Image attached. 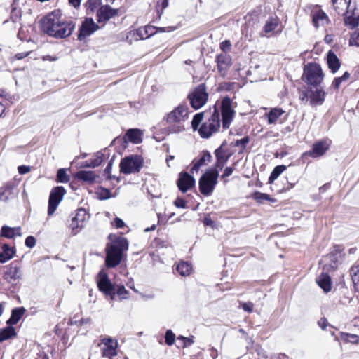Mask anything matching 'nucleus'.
I'll return each mask as SVG.
<instances>
[{"mask_svg":"<svg viewBox=\"0 0 359 359\" xmlns=\"http://www.w3.org/2000/svg\"><path fill=\"white\" fill-rule=\"evenodd\" d=\"M189 118V108L180 104L168 113L165 120L168 124L166 130L168 133H180L185 130L184 122Z\"/></svg>","mask_w":359,"mask_h":359,"instance_id":"1","label":"nucleus"},{"mask_svg":"<svg viewBox=\"0 0 359 359\" xmlns=\"http://www.w3.org/2000/svg\"><path fill=\"white\" fill-rule=\"evenodd\" d=\"M128 242L126 238L118 237L106 248V266L114 268L118 266L123 258V252L128 250Z\"/></svg>","mask_w":359,"mask_h":359,"instance_id":"2","label":"nucleus"},{"mask_svg":"<svg viewBox=\"0 0 359 359\" xmlns=\"http://www.w3.org/2000/svg\"><path fill=\"white\" fill-rule=\"evenodd\" d=\"M219 172L217 169L208 170L199 179L198 186L201 193L210 196L217 184Z\"/></svg>","mask_w":359,"mask_h":359,"instance_id":"3","label":"nucleus"},{"mask_svg":"<svg viewBox=\"0 0 359 359\" xmlns=\"http://www.w3.org/2000/svg\"><path fill=\"white\" fill-rule=\"evenodd\" d=\"M220 127V115L218 109L214 107L210 116L198 128L201 137L208 138L216 133Z\"/></svg>","mask_w":359,"mask_h":359,"instance_id":"4","label":"nucleus"},{"mask_svg":"<svg viewBox=\"0 0 359 359\" xmlns=\"http://www.w3.org/2000/svg\"><path fill=\"white\" fill-rule=\"evenodd\" d=\"M22 265L19 262H12L4 267V279L11 285H17L22 279Z\"/></svg>","mask_w":359,"mask_h":359,"instance_id":"5","label":"nucleus"},{"mask_svg":"<svg viewBox=\"0 0 359 359\" xmlns=\"http://www.w3.org/2000/svg\"><path fill=\"white\" fill-rule=\"evenodd\" d=\"M75 28V23L73 21L65 19L59 24L55 25L46 31L49 36L63 39L72 34Z\"/></svg>","mask_w":359,"mask_h":359,"instance_id":"6","label":"nucleus"},{"mask_svg":"<svg viewBox=\"0 0 359 359\" xmlns=\"http://www.w3.org/2000/svg\"><path fill=\"white\" fill-rule=\"evenodd\" d=\"M303 79L309 85L317 86L323 79V74L320 65L316 63L309 64L304 70Z\"/></svg>","mask_w":359,"mask_h":359,"instance_id":"7","label":"nucleus"},{"mask_svg":"<svg viewBox=\"0 0 359 359\" xmlns=\"http://www.w3.org/2000/svg\"><path fill=\"white\" fill-rule=\"evenodd\" d=\"M143 160L141 156L131 155L123 158L120 163V171L125 175L138 172L142 167Z\"/></svg>","mask_w":359,"mask_h":359,"instance_id":"8","label":"nucleus"},{"mask_svg":"<svg viewBox=\"0 0 359 359\" xmlns=\"http://www.w3.org/2000/svg\"><path fill=\"white\" fill-rule=\"evenodd\" d=\"M208 97V94L206 92V87L204 83L196 86L188 95L191 106L195 109H198L204 106Z\"/></svg>","mask_w":359,"mask_h":359,"instance_id":"9","label":"nucleus"},{"mask_svg":"<svg viewBox=\"0 0 359 359\" xmlns=\"http://www.w3.org/2000/svg\"><path fill=\"white\" fill-rule=\"evenodd\" d=\"M66 193V189L62 186L55 187L50 191L48 199V215L51 216L54 214Z\"/></svg>","mask_w":359,"mask_h":359,"instance_id":"10","label":"nucleus"},{"mask_svg":"<svg viewBox=\"0 0 359 359\" xmlns=\"http://www.w3.org/2000/svg\"><path fill=\"white\" fill-rule=\"evenodd\" d=\"M222 125L224 129L229 127L235 115V111L232 109V101L229 97H225L221 104Z\"/></svg>","mask_w":359,"mask_h":359,"instance_id":"11","label":"nucleus"},{"mask_svg":"<svg viewBox=\"0 0 359 359\" xmlns=\"http://www.w3.org/2000/svg\"><path fill=\"white\" fill-rule=\"evenodd\" d=\"M118 9L113 8L109 5H102L97 10L96 20L103 27L109 20L118 15Z\"/></svg>","mask_w":359,"mask_h":359,"instance_id":"12","label":"nucleus"},{"mask_svg":"<svg viewBox=\"0 0 359 359\" xmlns=\"http://www.w3.org/2000/svg\"><path fill=\"white\" fill-rule=\"evenodd\" d=\"M102 356L108 359H112L117 355L118 342L111 337H104L101 339Z\"/></svg>","mask_w":359,"mask_h":359,"instance_id":"13","label":"nucleus"},{"mask_svg":"<svg viewBox=\"0 0 359 359\" xmlns=\"http://www.w3.org/2000/svg\"><path fill=\"white\" fill-rule=\"evenodd\" d=\"M88 219L89 215L87 214L86 211L83 208L79 209L74 217H72V222L69 224L72 233L76 235L83 227H84Z\"/></svg>","mask_w":359,"mask_h":359,"instance_id":"14","label":"nucleus"},{"mask_svg":"<svg viewBox=\"0 0 359 359\" xmlns=\"http://www.w3.org/2000/svg\"><path fill=\"white\" fill-rule=\"evenodd\" d=\"M100 28H102V27L95 23L93 18H86L82 22V24L79 28L78 39L82 41L86 37L90 36Z\"/></svg>","mask_w":359,"mask_h":359,"instance_id":"15","label":"nucleus"},{"mask_svg":"<svg viewBox=\"0 0 359 359\" xmlns=\"http://www.w3.org/2000/svg\"><path fill=\"white\" fill-rule=\"evenodd\" d=\"M97 284L99 290L106 295L113 296L116 294L114 287L109 280L107 273L104 270H101L99 272ZM111 298L113 299V297Z\"/></svg>","mask_w":359,"mask_h":359,"instance_id":"16","label":"nucleus"},{"mask_svg":"<svg viewBox=\"0 0 359 359\" xmlns=\"http://www.w3.org/2000/svg\"><path fill=\"white\" fill-rule=\"evenodd\" d=\"M155 29L156 27L152 25L141 27L137 29L130 32L126 39H128V38L131 36L135 41L144 40L155 34L157 32Z\"/></svg>","mask_w":359,"mask_h":359,"instance_id":"17","label":"nucleus"},{"mask_svg":"<svg viewBox=\"0 0 359 359\" xmlns=\"http://www.w3.org/2000/svg\"><path fill=\"white\" fill-rule=\"evenodd\" d=\"M195 183L196 180L194 177L186 172H180L177 181V187L182 193H186L188 190L194 187Z\"/></svg>","mask_w":359,"mask_h":359,"instance_id":"18","label":"nucleus"},{"mask_svg":"<svg viewBox=\"0 0 359 359\" xmlns=\"http://www.w3.org/2000/svg\"><path fill=\"white\" fill-rule=\"evenodd\" d=\"M330 142L328 140H320L313 144L312 149L306 151L304 155H309L312 158H317L323 156L329 149Z\"/></svg>","mask_w":359,"mask_h":359,"instance_id":"19","label":"nucleus"},{"mask_svg":"<svg viewBox=\"0 0 359 359\" xmlns=\"http://www.w3.org/2000/svg\"><path fill=\"white\" fill-rule=\"evenodd\" d=\"M216 62L219 74L222 77L226 75L229 68L231 65V59L226 54H219L217 56Z\"/></svg>","mask_w":359,"mask_h":359,"instance_id":"20","label":"nucleus"},{"mask_svg":"<svg viewBox=\"0 0 359 359\" xmlns=\"http://www.w3.org/2000/svg\"><path fill=\"white\" fill-rule=\"evenodd\" d=\"M311 16L313 24L316 28L329 22V18L327 14L318 7L312 11Z\"/></svg>","mask_w":359,"mask_h":359,"instance_id":"21","label":"nucleus"},{"mask_svg":"<svg viewBox=\"0 0 359 359\" xmlns=\"http://www.w3.org/2000/svg\"><path fill=\"white\" fill-rule=\"evenodd\" d=\"M325 93L321 88H310L309 103L311 106L316 107L322 105L325 101Z\"/></svg>","mask_w":359,"mask_h":359,"instance_id":"22","label":"nucleus"},{"mask_svg":"<svg viewBox=\"0 0 359 359\" xmlns=\"http://www.w3.org/2000/svg\"><path fill=\"white\" fill-rule=\"evenodd\" d=\"M224 144V143L215 151V155L217 158L215 168L220 170L224 168L231 156V154H227V151L223 149Z\"/></svg>","mask_w":359,"mask_h":359,"instance_id":"23","label":"nucleus"},{"mask_svg":"<svg viewBox=\"0 0 359 359\" xmlns=\"http://www.w3.org/2000/svg\"><path fill=\"white\" fill-rule=\"evenodd\" d=\"M65 19V18H62V12L59 9L54 10L48 13V15H46V31Z\"/></svg>","mask_w":359,"mask_h":359,"instance_id":"24","label":"nucleus"},{"mask_svg":"<svg viewBox=\"0 0 359 359\" xmlns=\"http://www.w3.org/2000/svg\"><path fill=\"white\" fill-rule=\"evenodd\" d=\"M212 156L210 152L208 151H203L201 158L198 161L194 162V165L190 170L191 173L194 174V172H197L201 167L205 165L207 162H210Z\"/></svg>","mask_w":359,"mask_h":359,"instance_id":"25","label":"nucleus"},{"mask_svg":"<svg viewBox=\"0 0 359 359\" xmlns=\"http://www.w3.org/2000/svg\"><path fill=\"white\" fill-rule=\"evenodd\" d=\"M1 236L7 238H13L15 236H22V229L20 226L10 227L8 226H3L1 229Z\"/></svg>","mask_w":359,"mask_h":359,"instance_id":"26","label":"nucleus"},{"mask_svg":"<svg viewBox=\"0 0 359 359\" xmlns=\"http://www.w3.org/2000/svg\"><path fill=\"white\" fill-rule=\"evenodd\" d=\"M142 133L140 129H129L125 134L124 138L133 144H139L142 141Z\"/></svg>","mask_w":359,"mask_h":359,"instance_id":"27","label":"nucleus"},{"mask_svg":"<svg viewBox=\"0 0 359 359\" xmlns=\"http://www.w3.org/2000/svg\"><path fill=\"white\" fill-rule=\"evenodd\" d=\"M318 285L325 292H328L332 289V281L327 273H322L316 279Z\"/></svg>","mask_w":359,"mask_h":359,"instance_id":"28","label":"nucleus"},{"mask_svg":"<svg viewBox=\"0 0 359 359\" xmlns=\"http://www.w3.org/2000/svg\"><path fill=\"white\" fill-rule=\"evenodd\" d=\"M75 177L80 181L91 184L95 180L97 175L94 171L79 170L76 173Z\"/></svg>","mask_w":359,"mask_h":359,"instance_id":"29","label":"nucleus"},{"mask_svg":"<svg viewBox=\"0 0 359 359\" xmlns=\"http://www.w3.org/2000/svg\"><path fill=\"white\" fill-rule=\"evenodd\" d=\"M327 63L332 73L337 72L341 65L337 56L332 50H330L327 54Z\"/></svg>","mask_w":359,"mask_h":359,"instance_id":"30","label":"nucleus"},{"mask_svg":"<svg viewBox=\"0 0 359 359\" xmlns=\"http://www.w3.org/2000/svg\"><path fill=\"white\" fill-rule=\"evenodd\" d=\"M104 158V155L102 151L96 153L92 158L82 163L83 168H95L99 166Z\"/></svg>","mask_w":359,"mask_h":359,"instance_id":"31","label":"nucleus"},{"mask_svg":"<svg viewBox=\"0 0 359 359\" xmlns=\"http://www.w3.org/2000/svg\"><path fill=\"white\" fill-rule=\"evenodd\" d=\"M15 250L7 244H4L0 250V262L5 263L10 260L14 255Z\"/></svg>","mask_w":359,"mask_h":359,"instance_id":"32","label":"nucleus"},{"mask_svg":"<svg viewBox=\"0 0 359 359\" xmlns=\"http://www.w3.org/2000/svg\"><path fill=\"white\" fill-rule=\"evenodd\" d=\"M25 312V309L23 307L16 308L12 311L11 318L8 320L7 323L11 325L16 324L22 317Z\"/></svg>","mask_w":359,"mask_h":359,"instance_id":"33","label":"nucleus"},{"mask_svg":"<svg viewBox=\"0 0 359 359\" xmlns=\"http://www.w3.org/2000/svg\"><path fill=\"white\" fill-rule=\"evenodd\" d=\"M285 113L280 108H273L267 114L268 123L273 124L276 123L278 119Z\"/></svg>","mask_w":359,"mask_h":359,"instance_id":"34","label":"nucleus"},{"mask_svg":"<svg viewBox=\"0 0 359 359\" xmlns=\"http://www.w3.org/2000/svg\"><path fill=\"white\" fill-rule=\"evenodd\" d=\"M279 20L276 17H271L266 22L264 26V31L266 33L273 32L278 27Z\"/></svg>","mask_w":359,"mask_h":359,"instance_id":"35","label":"nucleus"},{"mask_svg":"<svg viewBox=\"0 0 359 359\" xmlns=\"http://www.w3.org/2000/svg\"><path fill=\"white\" fill-rule=\"evenodd\" d=\"M351 276L355 291H359V266H353L350 270Z\"/></svg>","mask_w":359,"mask_h":359,"instance_id":"36","label":"nucleus"},{"mask_svg":"<svg viewBox=\"0 0 359 359\" xmlns=\"http://www.w3.org/2000/svg\"><path fill=\"white\" fill-rule=\"evenodd\" d=\"M176 269L180 275L185 276L190 274L192 267L188 262H181L177 264Z\"/></svg>","mask_w":359,"mask_h":359,"instance_id":"37","label":"nucleus"},{"mask_svg":"<svg viewBox=\"0 0 359 359\" xmlns=\"http://www.w3.org/2000/svg\"><path fill=\"white\" fill-rule=\"evenodd\" d=\"M15 335V329L8 326L0 331V342L6 340Z\"/></svg>","mask_w":359,"mask_h":359,"instance_id":"38","label":"nucleus"},{"mask_svg":"<svg viewBox=\"0 0 359 359\" xmlns=\"http://www.w3.org/2000/svg\"><path fill=\"white\" fill-rule=\"evenodd\" d=\"M67 170L60 168L57 172L56 181L59 183H67L70 180L69 176L67 173Z\"/></svg>","mask_w":359,"mask_h":359,"instance_id":"39","label":"nucleus"},{"mask_svg":"<svg viewBox=\"0 0 359 359\" xmlns=\"http://www.w3.org/2000/svg\"><path fill=\"white\" fill-rule=\"evenodd\" d=\"M286 169L285 165H278L275 167L272 172L271 173V175L269 178V182L272 183L275 180H276L280 174Z\"/></svg>","mask_w":359,"mask_h":359,"instance_id":"40","label":"nucleus"},{"mask_svg":"<svg viewBox=\"0 0 359 359\" xmlns=\"http://www.w3.org/2000/svg\"><path fill=\"white\" fill-rule=\"evenodd\" d=\"M12 187L11 185L6 184L0 188V201H6L11 194Z\"/></svg>","mask_w":359,"mask_h":359,"instance_id":"41","label":"nucleus"},{"mask_svg":"<svg viewBox=\"0 0 359 359\" xmlns=\"http://www.w3.org/2000/svg\"><path fill=\"white\" fill-rule=\"evenodd\" d=\"M102 1L101 0H88L86 6L88 10H90L91 12L97 11V10L100 7Z\"/></svg>","mask_w":359,"mask_h":359,"instance_id":"42","label":"nucleus"},{"mask_svg":"<svg viewBox=\"0 0 359 359\" xmlns=\"http://www.w3.org/2000/svg\"><path fill=\"white\" fill-rule=\"evenodd\" d=\"M203 112L198 113L194 115L193 120L191 121V126L194 130H196L198 129L200 123L203 121Z\"/></svg>","mask_w":359,"mask_h":359,"instance_id":"43","label":"nucleus"},{"mask_svg":"<svg viewBox=\"0 0 359 359\" xmlns=\"http://www.w3.org/2000/svg\"><path fill=\"white\" fill-rule=\"evenodd\" d=\"M349 77H350V74L348 72H346L343 74V76H341L340 77H337L334 79V80L333 81V86H334L335 88H337V89L339 88L341 83L343 81H347Z\"/></svg>","mask_w":359,"mask_h":359,"instance_id":"44","label":"nucleus"},{"mask_svg":"<svg viewBox=\"0 0 359 359\" xmlns=\"http://www.w3.org/2000/svg\"><path fill=\"white\" fill-rule=\"evenodd\" d=\"M349 45L359 47V29L351 34L349 39Z\"/></svg>","mask_w":359,"mask_h":359,"instance_id":"45","label":"nucleus"},{"mask_svg":"<svg viewBox=\"0 0 359 359\" xmlns=\"http://www.w3.org/2000/svg\"><path fill=\"white\" fill-rule=\"evenodd\" d=\"M255 198L258 202H262L263 201H269L271 202H274V199L271 198L269 194L260 193V192H256L255 194Z\"/></svg>","mask_w":359,"mask_h":359,"instance_id":"46","label":"nucleus"},{"mask_svg":"<svg viewBox=\"0 0 359 359\" xmlns=\"http://www.w3.org/2000/svg\"><path fill=\"white\" fill-rule=\"evenodd\" d=\"M165 340L166 344L168 346H172L174 344L175 340V335L170 330H168L166 331L165 335Z\"/></svg>","mask_w":359,"mask_h":359,"instance_id":"47","label":"nucleus"},{"mask_svg":"<svg viewBox=\"0 0 359 359\" xmlns=\"http://www.w3.org/2000/svg\"><path fill=\"white\" fill-rule=\"evenodd\" d=\"M344 23L346 25L349 26L351 28H354L358 25V19L351 16H346L344 18Z\"/></svg>","mask_w":359,"mask_h":359,"instance_id":"48","label":"nucleus"},{"mask_svg":"<svg viewBox=\"0 0 359 359\" xmlns=\"http://www.w3.org/2000/svg\"><path fill=\"white\" fill-rule=\"evenodd\" d=\"M97 194L99 198L102 200L109 199L111 197L110 191L105 188H101Z\"/></svg>","mask_w":359,"mask_h":359,"instance_id":"49","label":"nucleus"},{"mask_svg":"<svg viewBox=\"0 0 359 359\" xmlns=\"http://www.w3.org/2000/svg\"><path fill=\"white\" fill-rule=\"evenodd\" d=\"M344 339L348 342L355 343L358 341L359 337L355 334L346 333L344 334Z\"/></svg>","mask_w":359,"mask_h":359,"instance_id":"50","label":"nucleus"},{"mask_svg":"<svg viewBox=\"0 0 359 359\" xmlns=\"http://www.w3.org/2000/svg\"><path fill=\"white\" fill-rule=\"evenodd\" d=\"M117 295L120 297L121 299H126L128 297V291L126 290L124 286H120L117 291H116Z\"/></svg>","mask_w":359,"mask_h":359,"instance_id":"51","label":"nucleus"},{"mask_svg":"<svg viewBox=\"0 0 359 359\" xmlns=\"http://www.w3.org/2000/svg\"><path fill=\"white\" fill-rule=\"evenodd\" d=\"M250 142V138L248 136H245L242 139L237 140L235 142V146L238 147L241 146L243 149H245L246 144Z\"/></svg>","mask_w":359,"mask_h":359,"instance_id":"52","label":"nucleus"},{"mask_svg":"<svg viewBox=\"0 0 359 359\" xmlns=\"http://www.w3.org/2000/svg\"><path fill=\"white\" fill-rule=\"evenodd\" d=\"M299 98L304 103H307L310 99V88L302 91L300 94Z\"/></svg>","mask_w":359,"mask_h":359,"instance_id":"53","label":"nucleus"},{"mask_svg":"<svg viewBox=\"0 0 359 359\" xmlns=\"http://www.w3.org/2000/svg\"><path fill=\"white\" fill-rule=\"evenodd\" d=\"M174 204L177 208H185L187 207L186 201L180 197H177L174 201Z\"/></svg>","mask_w":359,"mask_h":359,"instance_id":"54","label":"nucleus"},{"mask_svg":"<svg viewBox=\"0 0 359 359\" xmlns=\"http://www.w3.org/2000/svg\"><path fill=\"white\" fill-rule=\"evenodd\" d=\"M36 244V239L34 236H29L25 239V245L27 248H32Z\"/></svg>","mask_w":359,"mask_h":359,"instance_id":"55","label":"nucleus"},{"mask_svg":"<svg viewBox=\"0 0 359 359\" xmlns=\"http://www.w3.org/2000/svg\"><path fill=\"white\" fill-rule=\"evenodd\" d=\"M241 306H242V309L245 311L250 313L253 310L254 304L252 302H243Z\"/></svg>","mask_w":359,"mask_h":359,"instance_id":"56","label":"nucleus"},{"mask_svg":"<svg viewBox=\"0 0 359 359\" xmlns=\"http://www.w3.org/2000/svg\"><path fill=\"white\" fill-rule=\"evenodd\" d=\"M111 224L116 226L117 229L122 228L125 226V223L119 217H116L114 221L111 222Z\"/></svg>","mask_w":359,"mask_h":359,"instance_id":"57","label":"nucleus"},{"mask_svg":"<svg viewBox=\"0 0 359 359\" xmlns=\"http://www.w3.org/2000/svg\"><path fill=\"white\" fill-rule=\"evenodd\" d=\"M203 224L205 226L213 227L215 222L212 220L209 215H206L203 219Z\"/></svg>","mask_w":359,"mask_h":359,"instance_id":"58","label":"nucleus"},{"mask_svg":"<svg viewBox=\"0 0 359 359\" xmlns=\"http://www.w3.org/2000/svg\"><path fill=\"white\" fill-rule=\"evenodd\" d=\"M18 170L20 174L24 175L30 171V167L27 165H20L18 168Z\"/></svg>","mask_w":359,"mask_h":359,"instance_id":"59","label":"nucleus"},{"mask_svg":"<svg viewBox=\"0 0 359 359\" xmlns=\"http://www.w3.org/2000/svg\"><path fill=\"white\" fill-rule=\"evenodd\" d=\"M233 169L231 167H226L224 170V173L222 174V177L225 178L231 176L233 173Z\"/></svg>","mask_w":359,"mask_h":359,"instance_id":"60","label":"nucleus"},{"mask_svg":"<svg viewBox=\"0 0 359 359\" xmlns=\"http://www.w3.org/2000/svg\"><path fill=\"white\" fill-rule=\"evenodd\" d=\"M318 325L321 327L322 330H325L326 327L328 325V323H327V320L326 318H321L318 322Z\"/></svg>","mask_w":359,"mask_h":359,"instance_id":"61","label":"nucleus"},{"mask_svg":"<svg viewBox=\"0 0 359 359\" xmlns=\"http://www.w3.org/2000/svg\"><path fill=\"white\" fill-rule=\"evenodd\" d=\"M168 6V0H163L161 2V11L158 10V17L160 18L163 13V10Z\"/></svg>","mask_w":359,"mask_h":359,"instance_id":"62","label":"nucleus"},{"mask_svg":"<svg viewBox=\"0 0 359 359\" xmlns=\"http://www.w3.org/2000/svg\"><path fill=\"white\" fill-rule=\"evenodd\" d=\"M32 52L18 53L15 55V57L17 60H22V59L25 58V57L28 56Z\"/></svg>","mask_w":359,"mask_h":359,"instance_id":"63","label":"nucleus"},{"mask_svg":"<svg viewBox=\"0 0 359 359\" xmlns=\"http://www.w3.org/2000/svg\"><path fill=\"white\" fill-rule=\"evenodd\" d=\"M220 47H221V49H222V50H226V48H227V49H229V48H230V47H231V43H230V42H229V41H224V42H222V43H221V46H220Z\"/></svg>","mask_w":359,"mask_h":359,"instance_id":"64","label":"nucleus"}]
</instances>
